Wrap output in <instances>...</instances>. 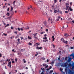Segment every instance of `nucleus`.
Wrapping results in <instances>:
<instances>
[{
	"label": "nucleus",
	"instance_id": "obj_32",
	"mask_svg": "<svg viewBox=\"0 0 74 74\" xmlns=\"http://www.w3.org/2000/svg\"><path fill=\"white\" fill-rule=\"evenodd\" d=\"M53 72V70L52 71H50V73H52Z\"/></svg>",
	"mask_w": 74,
	"mask_h": 74
},
{
	"label": "nucleus",
	"instance_id": "obj_26",
	"mask_svg": "<svg viewBox=\"0 0 74 74\" xmlns=\"http://www.w3.org/2000/svg\"><path fill=\"white\" fill-rule=\"evenodd\" d=\"M3 35H4L5 36H7V34H5V33H3Z\"/></svg>",
	"mask_w": 74,
	"mask_h": 74
},
{
	"label": "nucleus",
	"instance_id": "obj_51",
	"mask_svg": "<svg viewBox=\"0 0 74 74\" xmlns=\"http://www.w3.org/2000/svg\"><path fill=\"white\" fill-rule=\"evenodd\" d=\"M19 50H20V51H23V49H19Z\"/></svg>",
	"mask_w": 74,
	"mask_h": 74
},
{
	"label": "nucleus",
	"instance_id": "obj_54",
	"mask_svg": "<svg viewBox=\"0 0 74 74\" xmlns=\"http://www.w3.org/2000/svg\"><path fill=\"white\" fill-rule=\"evenodd\" d=\"M9 10H10V8H8L7 9L8 11H9Z\"/></svg>",
	"mask_w": 74,
	"mask_h": 74
},
{
	"label": "nucleus",
	"instance_id": "obj_35",
	"mask_svg": "<svg viewBox=\"0 0 74 74\" xmlns=\"http://www.w3.org/2000/svg\"><path fill=\"white\" fill-rule=\"evenodd\" d=\"M42 58L43 60H45V58L44 57H42Z\"/></svg>",
	"mask_w": 74,
	"mask_h": 74
},
{
	"label": "nucleus",
	"instance_id": "obj_64",
	"mask_svg": "<svg viewBox=\"0 0 74 74\" xmlns=\"http://www.w3.org/2000/svg\"><path fill=\"white\" fill-rule=\"evenodd\" d=\"M40 74H44V72H42Z\"/></svg>",
	"mask_w": 74,
	"mask_h": 74
},
{
	"label": "nucleus",
	"instance_id": "obj_37",
	"mask_svg": "<svg viewBox=\"0 0 74 74\" xmlns=\"http://www.w3.org/2000/svg\"><path fill=\"white\" fill-rule=\"evenodd\" d=\"M18 31H20V30H21V29H20L19 28H18Z\"/></svg>",
	"mask_w": 74,
	"mask_h": 74
},
{
	"label": "nucleus",
	"instance_id": "obj_56",
	"mask_svg": "<svg viewBox=\"0 0 74 74\" xmlns=\"http://www.w3.org/2000/svg\"><path fill=\"white\" fill-rule=\"evenodd\" d=\"M47 36V34H45L44 35L45 37H46Z\"/></svg>",
	"mask_w": 74,
	"mask_h": 74
},
{
	"label": "nucleus",
	"instance_id": "obj_59",
	"mask_svg": "<svg viewBox=\"0 0 74 74\" xmlns=\"http://www.w3.org/2000/svg\"><path fill=\"white\" fill-rule=\"evenodd\" d=\"M65 13H68V11H66L65 12Z\"/></svg>",
	"mask_w": 74,
	"mask_h": 74
},
{
	"label": "nucleus",
	"instance_id": "obj_62",
	"mask_svg": "<svg viewBox=\"0 0 74 74\" xmlns=\"http://www.w3.org/2000/svg\"><path fill=\"white\" fill-rule=\"evenodd\" d=\"M1 53L0 54V58H1Z\"/></svg>",
	"mask_w": 74,
	"mask_h": 74
},
{
	"label": "nucleus",
	"instance_id": "obj_19",
	"mask_svg": "<svg viewBox=\"0 0 74 74\" xmlns=\"http://www.w3.org/2000/svg\"><path fill=\"white\" fill-rule=\"evenodd\" d=\"M8 64H9V65L11 64V61L9 62L8 63Z\"/></svg>",
	"mask_w": 74,
	"mask_h": 74
},
{
	"label": "nucleus",
	"instance_id": "obj_50",
	"mask_svg": "<svg viewBox=\"0 0 74 74\" xmlns=\"http://www.w3.org/2000/svg\"><path fill=\"white\" fill-rule=\"evenodd\" d=\"M49 61V60H48V59H47V62H48Z\"/></svg>",
	"mask_w": 74,
	"mask_h": 74
},
{
	"label": "nucleus",
	"instance_id": "obj_46",
	"mask_svg": "<svg viewBox=\"0 0 74 74\" xmlns=\"http://www.w3.org/2000/svg\"><path fill=\"white\" fill-rule=\"evenodd\" d=\"M74 65H73L72 66V69H74Z\"/></svg>",
	"mask_w": 74,
	"mask_h": 74
},
{
	"label": "nucleus",
	"instance_id": "obj_8",
	"mask_svg": "<svg viewBox=\"0 0 74 74\" xmlns=\"http://www.w3.org/2000/svg\"><path fill=\"white\" fill-rule=\"evenodd\" d=\"M38 33H36L35 34H33V35H34V37H36L37 36V35Z\"/></svg>",
	"mask_w": 74,
	"mask_h": 74
},
{
	"label": "nucleus",
	"instance_id": "obj_52",
	"mask_svg": "<svg viewBox=\"0 0 74 74\" xmlns=\"http://www.w3.org/2000/svg\"><path fill=\"white\" fill-rule=\"evenodd\" d=\"M70 5H72V2H71L70 4Z\"/></svg>",
	"mask_w": 74,
	"mask_h": 74
},
{
	"label": "nucleus",
	"instance_id": "obj_43",
	"mask_svg": "<svg viewBox=\"0 0 74 74\" xmlns=\"http://www.w3.org/2000/svg\"><path fill=\"white\" fill-rule=\"evenodd\" d=\"M66 8H68V7H69V6H68V5H66Z\"/></svg>",
	"mask_w": 74,
	"mask_h": 74
},
{
	"label": "nucleus",
	"instance_id": "obj_33",
	"mask_svg": "<svg viewBox=\"0 0 74 74\" xmlns=\"http://www.w3.org/2000/svg\"><path fill=\"white\" fill-rule=\"evenodd\" d=\"M14 33H15V34H17V32H14Z\"/></svg>",
	"mask_w": 74,
	"mask_h": 74
},
{
	"label": "nucleus",
	"instance_id": "obj_44",
	"mask_svg": "<svg viewBox=\"0 0 74 74\" xmlns=\"http://www.w3.org/2000/svg\"><path fill=\"white\" fill-rule=\"evenodd\" d=\"M70 10V11H73V9H71Z\"/></svg>",
	"mask_w": 74,
	"mask_h": 74
},
{
	"label": "nucleus",
	"instance_id": "obj_3",
	"mask_svg": "<svg viewBox=\"0 0 74 74\" xmlns=\"http://www.w3.org/2000/svg\"><path fill=\"white\" fill-rule=\"evenodd\" d=\"M64 36L65 37H69V35L68 34H65L64 35Z\"/></svg>",
	"mask_w": 74,
	"mask_h": 74
},
{
	"label": "nucleus",
	"instance_id": "obj_38",
	"mask_svg": "<svg viewBox=\"0 0 74 74\" xmlns=\"http://www.w3.org/2000/svg\"><path fill=\"white\" fill-rule=\"evenodd\" d=\"M12 38H14V36H12V37H10V38H11V39H12Z\"/></svg>",
	"mask_w": 74,
	"mask_h": 74
},
{
	"label": "nucleus",
	"instance_id": "obj_13",
	"mask_svg": "<svg viewBox=\"0 0 74 74\" xmlns=\"http://www.w3.org/2000/svg\"><path fill=\"white\" fill-rule=\"evenodd\" d=\"M55 63L54 61H52L51 63H50V64H51L52 65L53 64Z\"/></svg>",
	"mask_w": 74,
	"mask_h": 74
},
{
	"label": "nucleus",
	"instance_id": "obj_49",
	"mask_svg": "<svg viewBox=\"0 0 74 74\" xmlns=\"http://www.w3.org/2000/svg\"><path fill=\"white\" fill-rule=\"evenodd\" d=\"M5 61L6 62H7H7H9V61H8V59H7V60H6Z\"/></svg>",
	"mask_w": 74,
	"mask_h": 74
},
{
	"label": "nucleus",
	"instance_id": "obj_36",
	"mask_svg": "<svg viewBox=\"0 0 74 74\" xmlns=\"http://www.w3.org/2000/svg\"><path fill=\"white\" fill-rule=\"evenodd\" d=\"M57 2V0H54V3H56Z\"/></svg>",
	"mask_w": 74,
	"mask_h": 74
},
{
	"label": "nucleus",
	"instance_id": "obj_53",
	"mask_svg": "<svg viewBox=\"0 0 74 74\" xmlns=\"http://www.w3.org/2000/svg\"><path fill=\"white\" fill-rule=\"evenodd\" d=\"M60 18H61V17H60V16H58V19H60Z\"/></svg>",
	"mask_w": 74,
	"mask_h": 74
},
{
	"label": "nucleus",
	"instance_id": "obj_60",
	"mask_svg": "<svg viewBox=\"0 0 74 74\" xmlns=\"http://www.w3.org/2000/svg\"><path fill=\"white\" fill-rule=\"evenodd\" d=\"M73 47H71V49H73Z\"/></svg>",
	"mask_w": 74,
	"mask_h": 74
},
{
	"label": "nucleus",
	"instance_id": "obj_15",
	"mask_svg": "<svg viewBox=\"0 0 74 74\" xmlns=\"http://www.w3.org/2000/svg\"><path fill=\"white\" fill-rule=\"evenodd\" d=\"M11 10L10 11H12V10H13V7H12L11 6Z\"/></svg>",
	"mask_w": 74,
	"mask_h": 74
},
{
	"label": "nucleus",
	"instance_id": "obj_12",
	"mask_svg": "<svg viewBox=\"0 0 74 74\" xmlns=\"http://www.w3.org/2000/svg\"><path fill=\"white\" fill-rule=\"evenodd\" d=\"M54 13H57V12H58V11L57 10H54Z\"/></svg>",
	"mask_w": 74,
	"mask_h": 74
},
{
	"label": "nucleus",
	"instance_id": "obj_29",
	"mask_svg": "<svg viewBox=\"0 0 74 74\" xmlns=\"http://www.w3.org/2000/svg\"><path fill=\"white\" fill-rule=\"evenodd\" d=\"M28 39H32V38L30 37L29 36L28 37Z\"/></svg>",
	"mask_w": 74,
	"mask_h": 74
},
{
	"label": "nucleus",
	"instance_id": "obj_22",
	"mask_svg": "<svg viewBox=\"0 0 74 74\" xmlns=\"http://www.w3.org/2000/svg\"><path fill=\"white\" fill-rule=\"evenodd\" d=\"M71 56H73V57H74V54H71Z\"/></svg>",
	"mask_w": 74,
	"mask_h": 74
},
{
	"label": "nucleus",
	"instance_id": "obj_28",
	"mask_svg": "<svg viewBox=\"0 0 74 74\" xmlns=\"http://www.w3.org/2000/svg\"><path fill=\"white\" fill-rule=\"evenodd\" d=\"M53 45V48H55V45Z\"/></svg>",
	"mask_w": 74,
	"mask_h": 74
},
{
	"label": "nucleus",
	"instance_id": "obj_1",
	"mask_svg": "<svg viewBox=\"0 0 74 74\" xmlns=\"http://www.w3.org/2000/svg\"><path fill=\"white\" fill-rule=\"evenodd\" d=\"M65 71L66 72V74L68 73L69 74H74V72L71 70L70 69H68L67 68L65 69Z\"/></svg>",
	"mask_w": 74,
	"mask_h": 74
},
{
	"label": "nucleus",
	"instance_id": "obj_55",
	"mask_svg": "<svg viewBox=\"0 0 74 74\" xmlns=\"http://www.w3.org/2000/svg\"><path fill=\"white\" fill-rule=\"evenodd\" d=\"M9 26V24H8L6 25V26H7H7Z\"/></svg>",
	"mask_w": 74,
	"mask_h": 74
},
{
	"label": "nucleus",
	"instance_id": "obj_25",
	"mask_svg": "<svg viewBox=\"0 0 74 74\" xmlns=\"http://www.w3.org/2000/svg\"><path fill=\"white\" fill-rule=\"evenodd\" d=\"M43 39L44 40H47V37H45V38H43Z\"/></svg>",
	"mask_w": 74,
	"mask_h": 74
},
{
	"label": "nucleus",
	"instance_id": "obj_63",
	"mask_svg": "<svg viewBox=\"0 0 74 74\" xmlns=\"http://www.w3.org/2000/svg\"><path fill=\"white\" fill-rule=\"evenodd\" d=\"M46 32H48V29H46Z\"/></svg>",
	"mask_w": 74,
	"mask_h": 74
},
{
	"label": "nucleus",
	"instance_id": "obj_30",
	"mask_svg": "<svg viewBox=\"0 0 74 74\" xmlns=\"http://www.w3.org/2000/svg\"><path fill=\"white\" fill-rule=\"evenodd\" d=\"M3 61H4L3 60H1V61H0V62L1 63H2V62H3Z\"/></svg>",
	"mask_w": 74,
	"mask_h": 74
},
{
	"label": "nucleus",
	"instance_id": "obj_2",
	"mask_svg": "<svg viewBox=\"0 0 74 74\" xmlns=\"http://www.w3.org/2000/svg\"><path fill=\"white\" fill-rule=\"evenodd\" d=\"M70 59H69L68 60V62H66L64 64V65L65 66H67V64H69V62H70V61H69Z\"/></svg>",
	"mask_w": 74,
	"mask_h": 74
},
{
	"label": "nucleus",
	"instance_id": "obj_5",
	"mask_svg": "<svg viewBox=\"0 0 74 74\" xmlns=\"http://www.w3.org/2000/svg\"><path fill=\"white\" fill-rule=\"evenodd\" d=\"M72 65L71 63H68V66L69 67H71V66Z\"/></svg>",
	"mask_w": 74,
	"mask_h": 74
},
{
	"label": "nucleus",
	"instance_id": "obj_10",
	"mask_svg": "<svg viewBox=\"0 0 74 74\" xmlns=\"http://www.w3.org/2000/svg\"><path fill=\"white\" fill-rule=\"evenodd\" d=\"M10 12H11V14H12L11 15H14V11H10Z\"/></svg>",
	"mask_w": 74,
	"mask_h": 74
},
{
	"label": "nucleus",
	"instance_id": "obj_47",
	"mask_svg": "<svg viewBox=\"0 0 74 74\" xmlns=\"http://www.w3.org/2000/svg\"><path fill=\"white\" fill-rule=\"evenodd\" d=\"M12 63H15V62H14V61H12Z\"/></svg>",
	"mask_w": 74,
	"mask_h": 74
},
{
	"label": "nucleus",
	"instance_id": "obj_21",
	"mask_svg": "<svg viewBox=\"0 0 74 74\" xmlns=\"http://www.w3.org/2000/svg\"><path fill=\"white\" fill-rule=\"evenodd\" d=\"M52 7H53V8H52V9H54L55 10H56V8H55V7H54V5H53L52 6Z\"/></svg>",
	"mask_w": 74,
	"mask_h": 74
},
{
	"label": "nucleus",
	"instance_id": "obj_4",
	"mask_svg": "<svg viewBox=\"0 0 74 74\" xmlns=\"http://www.w3.org/2000/svg\"><path fill=\"white\" fill-rule=\"evenodd\" d=\"M37 4H39V5L38 4H37V6L38 7H39V8H40V3H37Z\"/></svg>",
	"mask_w": 74,
	"mask_h": 74
},
{
	"label": "nucleus",
	"instance_id": "obj_7",
	"mask_svg": "<svg viewBox=\"0 0 74 74\" xmlns=\"http://www.w3.org/2000/svg\"><path fill=\"white\" fill-rule=\"evenodd\" d=\"M36 46L37 47H38V45H40V44L38 43H36Z\"/></svg>",
	"mask_w": 74,
	"mask_h": 74
},
{
	"label": "nucleus",
	"instance_id": "obj_11",
	"mask_svg": "<svg viewBox=\"0 0 74 74\" xmlns=\"http://www.w3.org/2000/svg\"><path fill=\"white\" fill-rule=\"evenodd\" d=\"M67 42H68L66 40V41H64V43L65 44H67Z\"/></svg>",
	"mask_w": 74,
	"mask_h": 74
},
{
	"label": "nucleus",
	"instance_id": "obj_58",
	"mask_svg": "<svg viewBox=\"0 0 74 74\" xmlns=\"http://www.w3.org/2000/svg\"><path fill=\"white\" fill-rule=\"evenodd\" d=\"M11 29H14V28L12 27H11Z\"/></svg>",
	"mask_w": 74,
	"mask_h": 74
},
{
	"label": "nucleus",
	"instance_id": "obj_48",
	"mask_svg": "<svg viewBox=\"0 0 74 74\" xmlns=\"http://www.w3.org/2000/svg\"><path fill=\"white\" fill-rule=\"evenodd\" d=\"M40 34H44V32H41Z\"/></svg>",
	"mask_w": 74,
	"mask_h": 74
},
{
	"label": "nucleus",
	"instance_id": "obj_27",
	"mask_svg": "<svg viewBox=\"0 0 74 74\" xmlns=\"http://www.w3.org/2000/svg\"><path fill=\"white\" fill-rule=\"evenodd\" d=\"M58 12H59L60 14H62V12L59 10H58Z\"/></svg>",
	"mask_w": 74,
	"mask_h": 74
},
{
	"label": "nucleus",
	"instance_id": "obj_42",
	"mask_svg": "<svg viewBox=\"0 0 74 74\" xmlns=\"http://www.w3.org/2000/svg\"><path fill=\"white\" fill-rule=\"evenodd\" d=\"M52 69V66H50L49 68V69Z\"/></svg>",
	"mask_w": 74,
	"mask_h": 74
},
{
	"label": "nucleus",
	"instance_id": "obj_31",
	"mask_svg": "<svg viewBox=\"0 0 74 74\" xmlns=\"http://www.w3.org/2000/svg\"><path fill=\"white\" fill-rule=\"evenodd\" d=\"M45 66V69H47V67H48V65H46Z\"/></svg>",
	"mask_w": 74,
	"mask_h": 74
},
{
	"label": "nucleus",
	"instance_id": "obj_6",
	"mask_svg": "<svg viewBox=\"0 0 74 74\" xmlns=\"http://www.w3.org/2000/svg\"><path fill=\"white\" fill-rule=\"evenodd\" d=\"M42 47H37L36 48L37 49H42Z\"/></svg>",
	"mask_w": 74,
	"mask_h": 74
},
{
	"label": "nucleus",
	"instance_id": "obj_39",
	"mask_svg": "<svg viewBox=\"0 0 74 74\" xmlns=\"http://www.w3.org/2000/svg\"><path fill=\"white\" fill-rule=\"evenodd\" d=\"M20 40L18 38L17 40V41L18 42H19V41H20Z\"/></svg>",
	"mask_w": 74,
	"mask_h": 74
},
{
	"label": "nucleus",
	"instance_id": "obj_17",
	"mask_svg": "<svg viewBox=\"0 0 74 74\" xmlns=\"http://www.w3.org/2000/svg\"><path fill=\"white\" fill-rule=\"evenodd\" d=\"M15 60L16 61V63L17 61H18V59L17 58H16L15 59Z\"/></svg>",
	"mask_w": 74,
	"mask_h": 74
},
{
	"label": "nucleus",
	"instance_id": "obj_23",
	"mask_svg": "<svg viewBox=\"0 0 74 74\" xmlns=\"http://www.w3.org/2000/svg\"><path fill=\"white\" fill-rule=\"evenodd\" d=\"M46 65H47V64H43V66H46Z\"/></svg>",
	"mask_w": 74,
	"mask_h": 74
},
{
	"label": "nucleus",
	"instance_id": "obj_34",
	"mask_svg": "<svg viewBox=\"0 0 74 74\" xmlns=\"http://www.w3.org/2000/svg\"><path fill=\"white\" fill-rule=\"evenodd\" d=\"M16 1H14V2L13 3V4L14 5L15 4V3Z\"/></svg>",
	"mask_w": 74,
	"mask_h": 74
},
{
	"label": "nucleus",
	"instance_id": "obj_40",
	"mask_svg": "<svg viewBox=\"0 0 74 74\" xmlns=\"http://www.w3.org/2000/svg\"><path fill=\"white\" fill-rule=\"evenodd\" d=\"M69 5V3H66V5Z\"/></svg>",
	"mask_w": 74,
	"mask_h": 74
},
{
	"label": "nucleus",
	"instance_id": "obj_45",
	"mask_svg": "<svg viewBox=\"0 0 74 74\" xmlns=\"http://www.w3.org/2000/svg\"><path fill=\"white\" fill-rule=\"evenodd\" d=\"M69 9H70V10L71 9V7H69Z\"/></svg>",
	"mask_w": 74,
	"mask_h": 74
},
{
	"label": "nucleus",
	"instance_id": "obj_14",
	"mask_svg": "<svg viewBox=\"0 0 74 74\" xmlns=\"http://www.w3.org/2000/svg\"><path fill=\"white\" fill-rule=\"evenodd\" d=\"M34 38H35L36 40H38V39L36 36H34Z\"/></svg>",
	"mask_w": 74,
	"mask_h": 74
},
{
	"label": "nucleus",
	"instance_id": "obj_24",
	"mask_svg": "<svg viewBox=\"0 0 74 74\" xmlns=\"http://www.w3.org/2000/svg\"><path fill=\"white\" fill-rule=\"evenodd\" d=\"M65 60H66V61H67V57H66L65 58Z\"/></svg>",
	"mask_w": 74,
	"mask_h": 74
},
{
	"label": "nucleus",
	"instance_id": "obj_61",
	"mask_svg": "<svg viewBox=\"0 0 74 74\" xmlns=\"http://www.w3.org/2000/svg\"><path fill=\"white\" fill-rule=\"evenodd\" d=\"M5 69H7V67H6V66H5Z\"/></svg>",
	"mask_w": 74,
	"mask_h": 74
},
{
	"label": "nucleus",
	"instance_id": "obj_20",
	"mask_svg": "<svg viewBox=\"0 0 74 74\" xmlns=\"http://www.w3.org/2000/svg\"><path fill=\"white\" fill-rule=\"evenodd\" d=\"M23 61H24L23 63H25L26 62V61H25V60L24 59H23Z\"/></svg>",
	"mask_w": 74,
	"mask_h": 74
},
{
	"label": "nucleus",
	"instance_id": "obj_9",
	"mask_svg": "<svg viewBox=\"0 0 74 74\" xmlns=\"http://www.w3.org/2000/svg\"><path fill=\"white\" fill-rule=\"evenodd\" d=\"M61 40L63 42H64L65 41L64 40V39H63V38H61Z\"/></svg>",
	"mask_w": 74,
	"mask_h": 74
},
{
	"label": "nucleus",
	"instance_id": "obj_41",
	"mask_svg": "<svg viewBox=\"0 0 74 74\" xmlns=\"http://www.w3.org/2000/svg\"><path fill=\"white\" fill-rule=\"evenodd\" d=\"M52 40H53V41H55V38H53V39H52Z\"/></svg>",
	"mask_w": 74,
	"mask_h": 74
},
{
	"label": "nucleus",
	"instance_id": "obj_16",
	"mask_svg": "<svg viewBox=\"0 0 74 74\" xmlns=\"http://www.w3.org/2000/svg\"><path fill=\"white\" fill-rule=\"evenodd\" d=\"M10 13H9L7 12L6 14V15H8V16H9V15H10Z\"/></svg>",
	"mask_w": 74,
	"mask_h": 74
},
{
	"label": "nucleus",
	"instance_id": "obj_57",
	"mask_svg": "<svg viewBox=\"0 0 74 74\" xmlns=\"http://www.w3.org/2000/svg\"><path fill=\"white\" fill-rule=\"evenodd\" d=\"M49 69H47V71H48V70H49Z\"/></svg>",
	"mask_w": 74,
	"mask_h": 74
},
{
	"label": "nucleus",
	"instance_id": "obj_18",
	"mask_svg": "<svg viewBox=\"0 0 74 74\" xmlns=\"http://www.w3.org/2000/svg\"><path fill=\"white\" fill-rule=\"evenodd\" d=\"M8 67H10V68H11V64H8Z\"/></svg>",
	"mask_w": 74,
	"mask_h": 74
}]
</instances>
